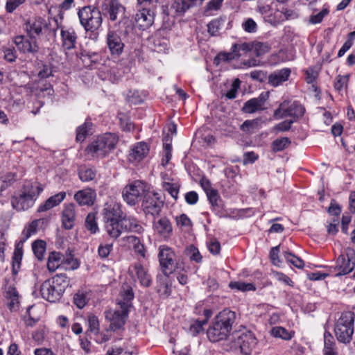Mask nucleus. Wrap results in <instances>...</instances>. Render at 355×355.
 Returning a JSON list of instances; mask_svg holds the SVG:
<instances>
[{"label": "nucleus", "mask_w": 355, "mask_h": 355, "mask_svg": "<svg viewBox=\"0 0 355 355\" xmlns=\"http://www.w3.org/2000/svg\"><path fill=\"white\" fill-rule=\"evenodd\" d=\"M133 299L134 293L132 287L128 284L123 285L117 302L118 309H110L105 312V318L110 322L111 331L121 330L125 324L130 309L132 306Z\"/></svg>", "instance_id": "f257e3e1"}, {"label": "nucleus", "mask_w": 355, "mask_h": 355, "mask_svg": "<svg viewBox=\"0 0 355 355\" xmlns=\"http://www.w3.org/2000/svg\"><path fill=\"white\" fill-rule=\"evenodd\" d=\"M42 191V186L38 182L26 183L24 185L21 193L12 198V207L17 211L27 210L34 205L37 196Z\"/></svg>", "instance_id": "f03ea898"}, {"label": "nucleus", "mask_w": 355, "mask_h": 355, "mask_svg": "<svg viewBox=\"0 0 355 355\" xmlns=\"http://www.w3.org/2000/svg\"><path fill=\"white\" fill-rule=\"evenodd\" d=\"M118 139L114 135L106 133L89 144L85 151L92 158H103L115 148Z\"/></svg>", "instance_id": "7ed1b4c3"}, {"label": "nucleus", "mask_w": 355, "mask_h": 355, "mask_svg": "<svg viewBox=\"0 0 355 355\" xmlns=\"http://www.w3.org/2000/svg\"><path fill=\"white\" fill-rule=\"evenodd\" d=\"M78 16L86 32L97 33L103 21L101 12L98 8L92 6H84L79 9Z\"/></svg>", "instance_id": "20e7f679"}, {"label": "nucleus", "mask_w": 355, "mask_h": 355, "mask_svg": "<svg viewBox=\"0 0 355 355\" xmlns=\"http://www.w3.org/2000/svg\"><path fill=\"white\" fill-rule=\"evenodd\" d=\"M158 259L162 272L166 277L172 274L176 268H179L177 256L171 247L162 245L158 249Z\"/></svg>", "instance_id": "39448f33"}, {"label": "nucleus", "mask_w": 355, "mask_h": 355, "mask_svg": "<svg viewBox=\"0 0 355 355\" xmlns=\"http://www.w3.org/2000/svg\"><path fill=\"white\" fill-rule=\"evenodd\" d=\"M164 203V200L160 193L148 189L144 196L141 207L146 214L155 216L159 215Z\"/></svg>", "instance_id": "423d86ee"}, {"label": "nucleus", "mask_w": 355, "mask_h": 355, "mask_svg": "<svg viewBox=\"0 0 355 355\" xmlns=\"http://www.w3.org/2000/svg\"><path fill=\"white\" fill-rule=\"evenodd\" d=\"M148 190V185L140 180H136L126 185L123 190V198L129 205L137 203L140 197L144 196Z\"/></svg>", "instance_id": "0eeeda50"}, {"label": "nucleus", "mask_w": 355, "mask_h": 355, "mask_svg": "<svg viewBox=\"0 0 355 355\" xmlns=\"http://www.w3.org/2000/svg\"><path fill=\"white\" fill-rule=\"evenodd\" d=\"M236 320V313L227 309L219 312L212 323V329L230 333Z\"/></svg>", "instance_id": "6e6552de"}, {"label": "nucleus", "mask_w": 355, "mask_h": 355, "mask_svg": "<svg viewBox=\"0 0 355 355\" xmlns=\"http://www.w3.org/2000/svg\"><path fill=\"white\" fill-rule=\"evenodd\" d=\"M288 105V101H284L281 103L279 107L274 112V117L275 119H282L291 116L298 119L304 115L305 109L302 105L298 102H293L291 105Z\"/></svg>", "instance_id": "1a4fd4ad"}, {"label": "nucleus", "mask_w": 355, "mask_h": 355, "mask_svg": "<svg viewBox=\"0 0 355 355\" xmlns=\"http://www.w3.org/2000/svg\"><path fill=\"white\" fill-rule=\"evenodd\" d=\"M355 267V252L352 248H347L345 254H341L336 260L335 270L336 276L349 273Z\"/></svg>", "instance_id": "9d476101"}, {"label": "nucleus", "mask_w": 355, "mask_h": 355, "mask_svg": "<svg viewBox=\"0 0 355 355\" xmlns=\"http://www.w3.org/2000/svg\"><path fill=\"white\" fill-rule=\"evenodd\" d=\"M106 44L112 55L119 56L123 51L125 44L120 35L114 31H109L107 32Z\"/></svg>", "instance_id": "9b49d317"}, {"label": "nucleus", "mask_w": 355, "mask_h": 355, "mask_svg": "<svg viewBox=\"0 0 355 355\" xmlns=\"http://www.w3.org/2000/svg\"><path fill=\"white\" fill-rule=\"evenodd\" d=\"M153 229L155 234L164 240L168 239L173 232L171 222L166 216L155 218L153 222Z\"/></svg>", "instance_id": "f8f14e48"}, {"label": "nucleus", "mask_w": 355, "mask_h": 355, "mask_svg": "<svg viewBox=\"0 0 355 355\" xmlns=\"http://www.w3.org/2000/svg\"><path fill=\"white\" fill-rule=\"evenodd\" d=\"M154 17V12L150 8H141L135 14V23L140 29L145 30L153 25Z\"/></svg>", "instance_id": "ddd939ff"}, {"label": "nucleus", "mask_w": 355, "mask_h": 355, "mask_svg": "<svg viewBox=\"0 0 355 355\" xmlns=\"http://www.w3.org/2000/svg\"><path fill=\"white\" fill-rule=\"evenodd\" d=\"M14 43L18 50L22 53L34 55L39 51V46L36 40H31V41L24 35H18L15 37Z\"/></svg>", "instance_id": "4468645a"}, {"label": "nucleus", "mask_w": 355, "mask_h": 355, "mask_svg": "<svg viewBox=\"0 0 355 355\" xmlns=\"http://www.w3.org/2000/svg\"><path fill=\"white\" fill-rule=\"evenodd\" d=\"M40 293L42 297L50 302L58 301L63 294L62 291L58 290L50 279L42 283L40 286Z\"/></svg>", "instance_id": "2eb2a0df"}, {"label": "nucleus", "mask_w": 355, "mask_h": 355, "mask_svg": "<svg viewBox=\"0 0 355 355\" xmlns=\"http://www.w3.org/2000/svg\"><path fill=\"white\" fill-rule=\"evenodd\" d=\"M121 245L128 248L133 249L135 252L142 258L146 257V250L144 245L141 243L140 239L132 235L126 236L120 240Z\"/></svg>", "instance_id": "dca6fc26"}, {"label": "nucleus", "mask_w": 355, "mask_h": 355, "mask_svg": "<svg viewBox=\"0 0 355 355\" xmlns=\"http://www.w3.org/2000/svg\"><path fill=\"white\" fill-rule=\"evenodd\" d=\"M96 198V193L94 189L87 187L78 191L74 194V200L80 206H92L94 205Z\"/></svg>", "instance_id": "f3484780"}, {"label": "nucleus", "mask_w": 355, "mask_h": 355, "mask_svg": "<svg viewBox=\"0 0 355 355\" xmlns=\"http://www.w3.org/2000/svg\"><path fill=\"white\" fill-rule=\"evenodd\" d=\"M46 26L45 20L42 17H37L28 21L25 24V30L31 40H36Z\"/></svg>", "instance_id": "a211bd4d"}, {"label": "nucleus", "mask_w": 355, "mask_h": 355, "mask_svg": "<svg viewBox=\"0 0 355 355\" xmlns=\"http://www.w3.org/2000/svg\"><path fill=\"white\" fill-rule=\"evenodd\" d=\"M354 320L352 313L342 314L336 323L334 333H354Z\"/></svg>", "instance_id": "6ab92c4d"}, {"label": "nucleus", "mask_w": 355, "mask_h": 355, "mask_svg": "<svg viewBox=\"0 0 355 355\" xmlns=\"http://www.w3.org/2000/svg\"><path fill=\"white\" fill-rule=\"evenodd\" d=\"M268 94L261 93L257 98H253L246 101L243 107V111L245 113H254L259 110L265 109V103L268 99Z\"/></svg>", "instance_id": "aec40b11"}, {"label": "nucleus", "mask_w": 355, "mask_h": 355, "mask_svg": "<svg viewBox=\"0 0 355 355\" xmlns=\"http://www.w3.org/2000/svg\"><path fill=\"white\" fill-rule=\"evenodd\" d=\"M62 46L64 50L76 48L77 34L73 28H62L60 31Z\"/></svg>", "instance_id": "412c9836"}, {"label": "nucleus", "mask_w": 355, "mask_h": 355, "mask_svg": "<svg viewBox=\"0 0 355 355\" xmlns=\"http://www.w3.org/2000/svg\"><path fill=\"white\" fill-rule=\"evenodd\" d=\"M102 10L107 12L110 19L114 21L118 19L119 15H123L125 8L119 0H109L107 3L103 4Z\"/></svg>", "instance_id": "4be33fe9"}, {"label": "nucleus", "mask_w": 355, "mask_h": 355, "mask_svg": "<svg viewBox=\"0 0 355 355\" xmlns=\"http://www.w3.org/2000/svg\"><path fill=\"white\" fill-rule=\"evenodd\" d=\"M148 151L149 148L146 143H137L129 153V160L132 162H140L148 155Z\"/></svg>", "instance_id": "5701e85b"}, {"label": "nucleus", "mask_w": 355, "mask_h": 355, "mask_svg": "<svg viewBox=\"0 0 355 355\" xmlns=\"http://www.w3.org/2000/svg\"><path fill=\"white\" fill-rule=\"evenodd\" d=\"M205 0H177L172 5L176 14L182 15L189 8L201 6Z\"/></svg>", "instance_id": "b1692460"}, {"label": "nucleus", "mask_w": 355, "mask_h": 355, "mask_svg": "<svg viewBox=\"0 0 355 355\" xmlns=\"http://www.w3.org/2000/svg\"><path fill=\"white\" fill-rule=\"evenodd\" d=\"M291 75V69L284 68L272 73L268 76V83L272 87H277L286 82Z\"/></svg>", "instance_id": "393cba45"}, {"label": "nucleus", "mask_w": 355, "mask_h": 355, "mask_svg": "<svg viewBox=\"0 0 355 355\" xmlns=\"http://www.w3.org/2000/svg\"><path fill=\"white\" fill-rule=\"evenodd\" d=\"M104 219L105 221L122 219L123 213L121 210V205L119 203H114L107 205L103 209Z\"/></svg>", "instance_id": "a878e982"}, {"label": "nucleus", "mask_w": 355, "mask_h": 355, "mask_svg": "<svg viewBox=\"0 0 355 355\" xmlns=\"http://www.w3.org/2000/svg\"><path fill=\"white\" fill-rule=\"evenodd\" d=\"M105 228L108 235L115 239L119 238L122 232H124L122 219L105 221Z\"/></svg>", "instance_id": "bb28decb"}, {"label": "nucleus", "mask_w": 355, "mask_h": 355, "mask_svg": "<svg viewBox=\"0 0 355 355\" xmlns=\"http://www.w3.org/2000/svg\"><path fill=\"white\" fill-rule=\"evenodd\" d=\"M75 219V205L69 204L65 207L62 212V220L64 228L67 230L71 229L74 225Z\"/></svg>", "instance_id": "cd10ccee"}, {"label": "nucleus", "mask_w": 355, "mask_h": 355, "mask_svg": "<svg viewBox=\"0 0 355 355\" xmlns=\"http://www.w3.org/2000/svg\"><path fill=\"white\" fill-rule=\"evenodd\" d=\"M66 197V193L64 191L56 193L49 198L44 203L40 205L37 209L38 212H43L51 209L58 205Z\"/></svg>", "instance_id": "c85d7f7f"}, {"label": "nucleus", "mask_w": 355, "mask_h": 355, "mask_svg": "<svg viewBox=\"0 0 355 355\" xmlns=\"http://www.w3.org/2000/svg\"><path fill=\"white\" fill-rule=\"evenodd\" d=\"M122 225L124 232H131L137 234H141L144 229L139 222L135 218L123 216L122 218Z\"/></svg>", "instance_id": "c756f323"}, {"label": "nucleus", "mask_w": 355, "mask_h": 355, "mask_svg": "<svg viewBox=\"0 0 355 355\" xmlns=\"http://www.w3.org/2000/svg\"><path fill=\"white\" fill-rule=\"evenodd\" d=\"M134 269L141 286L148 287L151 285L152 278L148 270L139 263H135Z\"/></svg>", "instance_id": "7c9ffc66"}, {"label": "nucleus", "mask_w": 355, "mask_h": 355, "mask_svg": "<svg viewBox=\"0 0 355 355\" xmlns=\"http://www.w3.org/2000/svg\"><path fill=\"white\" fill-rule=\"evenodd\" d=\"M97 171L95 167L89 166H80L78 170L80 180L83 182L92 181L95 179Z\"/></svg>", "instance_id": "2f4dec72"}, {"label": "nucleus", "mask_w": 355, "mask_h": 355, "mask_svg": "<svg viewBox=\"0 0 355 355\" xmlns=\"http://www.w3.org/2000/svg\"><path fill=\"white\" fill-rule=\"evenodd\" d=\"M239 340H243L242 344L239 345L241 352L245 355L250 354L252 347L256 344L253 334H242L239 337Z\"/></svg>", "instance_id": "473e14b6"}, {"label": "nucleus", "mask_w": 355, "mask_h": 355, "mask_svg": "<svg viewBox=\"0 0 355 355\" xmlns=\"http://www.w3.org/2000/svg\"><path fill=\"white\" fill-rule=\"evenodd\" d=\"M213 311L211 309H205L203 315L205 319L202 321L195 320L190 324L189 331L191 333H200L204 331L203 326L207 324L209 318L212 316Z\"/></svg>", "instance_id": "72a5a7b5"}, {"label": "nucleus", "mask_w": 355, "mask_h": 355, "mask_svg": "<svg viewBox=\"0 0 355 355\" xmlns=\"http://www.w3.org/2000/svg\"><path fill=\"white\" fill-rule=\"evenodd\" d=\"M23 256V241L19 242L16 245L12 256V272L17 274L20 268Z\"/></svg>", "instance_id": "f704fd0d"}, {"label": "nucleus", "mask_w": 355, "mask_h": 355, "mask_svg": "<svg viewBox=\"0 0 355 355\" xmlns=\"http://www.w3.org/2000/svg\"><path fill=\"white\" fill-rule=\"evenodd\" d=\"M62 254L60 252H52L48 258L47 268L50 272H54L62 265Z\"/></svg>", "instance_id": "c9c22d12"}, {"label": "nucleus", "mask_w": 355, "mask_h": 355, "mask_svg": "<svg viewBox=\"0 0 355 355\" xmlns=\"http://www.w3.org/2000/svg\"><path fill=\"white\" fill-rule=\"evenodd\" d=\"M5 297L8 300V305L10 309L15 308V305L19 303V295L15 287L8 286L6 288Z\"/></svg>", "instance_id": "e433bc0d"}, {"label": "nucleus", "mask_w": 355, "mask_h": 355, "mask_svg": "<svg viewBox=\"0 0 355 355\" xmlns=\"http://www.w3.org/2000/svg\"><path fill=\"white\" fill-rule=\"evenodd\" d=\"M78 57L86 66H90L92 63L98 62L99 55L96 52H91L87 50H82Z\"/></svg>", "instance_id": "4c0bfd02"}, {"label": "nucleus", "mask_w": 355, "mask_h": 355, "mask_svg": "<svg viewBox=\"0 0 355 355\" xmlns=\"http://www.w3.org/2000/svg\"><path fill=\"white\" fill-rule=\"evenodd\" d=\"M51 282L63 293L69 285V279L66 274L60 273L55 275Z\"/></svg>", "instance_id": "58836bf2"}, {"label": "nucleus", "mask_w": 355, "mask_h": 355, "mask_svg": "<svg viewBox=\"0 0 355 355\" xmlns=\"http://www.w3.org/2000/svg\"><path fill=\"white\" fill-rule=\"evenodd\" d=\"M15 181L16 174L15 173L10 172L0 175V193L12 185Z\"/></svg>", "instance_id": "ea45409f"}, {"label": "nucleus", "mask_w": 355, "mask_h": 355, "mask_svg": "<svg viewBox=\"0 0 355 355\" xmlns=\"http://www.w3.org/2000/svg\"><path fill=\"white\" fill-rule=\"evenodd\" d=\"M62 268L66 270H75L79 267V262L70 252L66 256L62 254Z\"/></svg>", "instance_id": "a19ab883"}, {"label": "nucleus", "mask_w": 355, "mask_h": 355, "mask_svg": "<svg viewBox=\"0 0 355 355\" xmlns=\"http://www.w3.org/2000/svg\"><path fill=\"white\" fill-rule=\"evenodd\" d=\"M225 21V17H220L211 21L207 25L208 32L210 35H217Z\"/></svg>", "instance_id": "79ce46f5"}, {"label": "nucleus", "mask_w": 355, "mask_h": 355, "mask_svg": "<svg viewBox=\"0 0 355 355\" xmlns=\"http://www.w3.org/2000/svg\"><path fill=\"white\" fill-rule=\"evenodd\" d=\"M92 123L89 121H85L83 125L78 126L76 129V141L82 142L89 135Z\"/></svg>", "instance_id": "37998d69"}, {"label": "nucleus", "mask_w": 355, "mask_h": 355, "mask_svg": "<svg viewBox=\"0 0 355 355\" xmlns=\"http://www.w3.org/2000/svg\"><path fill=\"white\" fill-rule=\"evenodd\" d=\"M46 243L42 240H37L32 245L33 251L38 260H42L46 252Z\"/></svg>", "instance_id": "c03bdc74"}, {"label": "nucleus", "mask_w": 355, "mask_h": 355, "mask_svg": "<svg viewBox=\"0 0 355 355\" xmlns=\"http://www.w3.org/2000/svg\"><path fill=\"white\" fill-rule=\"evenodd\" d=\"M291 142L290 139L288 137L277 139L272 142V150L274 152L282 151L291 144Z\"/></svg>", "instance_id": "a18cd8bd"}, {"label": "nucleus", "mask_w": 355, "mask_h": 355, "mask_svg": "<svg viewBox=\"0 0 355 355\" xmlns=\"http://www.w3.org/2000/svg\"><path fill=\"white\" fill-rule=\"evenodd\" d=\"M230 287L232 289H237L241 291H255L256 287L252 283H245L243 282H232L230 283Z\"/></svg>", "instance_id": "49530a36"}, {"label": "nucleus", "mask_w": 355, "mask_h": 355, "mask_svg": "<svg viewBox=\"0 0 355 355\" xmlns=\"http://www.w3.org/2000/svg\"><path fill=\"white\" fill-rule=\"evenodd\" d=\"M284 256L288 262L291 263L296 268L300 269L303 268L304 263L300 257L288 252H284Z\"/></svg>", "instance_id": "de8ad7c7"}, {"label": "nucleus", "mask_w": 355, "mask_h": 355, "mask_svg": "<svg viewBox=\"0 0 355 355\" xmlns=\"http://www.w3.org/2000/svg\"><path fill=\"white\" fill-rule=\"evenodd\" d=\"M85 227L92 234L96 233L98 230L94 214L90 213L87 215L85 220Z\"/></svg>", "instance_id": "09e8293b"}, {"label": "nucleus", "mask_w": 355, "mask_h": 355, "mask_svg": "<svg viewBox=\"0 0 355 355\" xmlns=\"http://www.w3.org/2000/svg\"><path fill=\"white\" fill-rule=\"evenodd\" d=\"M186 254L191 261L200 263L202 261V256L197 248L190 245L186 249Z\"/></svg>", "instance_id": "8fccbe9b"}, {"label": "nucleus", "mask_w": 355, "mask_h": 355, "mask_svg": "<svg viewBox=\"0 0 355 355\" xmlns=\"http://www.w3.org/2000/svg\"><path fill=\"white\" fill-rule=\"evenodd\" d=\"M163 189L168 191L171 197L175 200L178 199L180 189L179 184L175 183L164 182Z\"/></svg>", "instance_id": "3c124183"}, {"label": "nucleus", "mask_w": 355, "mask_h": 355, "mask_svg": "<svg viewBox=\"0 0 355 355\" xmlns=\"http://www.w3.org/2000/svg\"><path fill=\"white\" fill-rule=\"evenodd\" d=\"M270 46L267 43L256 42L252 45V50L257 57L261 56L270 51Z\"/></svg>", "instance_id": "603ef678"}, {"label": "nucleus", "mask_w": 355, "mask_h": 355, "mask_svg": "<svg viewBox=\"0 0 355 355\" xmlns=\"http://www.w3.org/2000/svg\"><path fill=\"white\" fill-rule=\"evenodd\" d=\"M206 195L207 196L209 203L211 205L212 207H215L219 206V202L221 201V198L218 193V191L216 189H213L209 191H207L206 193Z\"/></svg>", "instance_id": "864d4df0"}, {"label": "nucleus", "mask_w": 355, "mask_h": 355, "mask_svg": "<svg viewBox=\"0 0 355 355\" xmlns=\"http://www.w3.org/2000/svg\"><path fill=\"white\" fill-rule=\"evenodd\" d=\"M355 38V31L349 33L348 35V40L343 44V46L338 51V56L342 57L345 55L347 51H348L353 45V40Z\"/></svg>", "instance_id": "5fc2aeb1"}, {"label": "nucleus", "mask_w": 355, "mask_h": 355, "mask_svg": "<svg viewBox=\"0 0 355 355\" xmlns=\"http://www.w3.org/2000/svg\"><path fill=\"white\" fill-rule=\"evenodd\" d=\"M87 302V295L83 292L78 291L73 296V303L80 309L84 308Z\"/></svg>", "instance_id": "6e6d98bb"}, {"label": "nucleus", "mask_w": 355, "mask_h": 355, "mask_svg": "<svg viewBox=\"0 0 355 355\" xmlns=\"http://www.w3.org/2000/svg\"><path fill=\"white\" fill-rule=\"evenodd\" d=\"M349 74H347L345 76L338 75L336 78V81L334 83V88L337 91H341L344 87H346L347 85V83L349 79Z\"/></svg>", "instance_id": "4d7b16f0"}, {"label": "nucleus", "mask_w": 355, "mask_h": 355, "mask_svg": "<svg viewBox=\"0 0 355 355\" xmlns=\"http://www.w3.org/2000/svg\"><path fill=\"white\" fill-rule=\"evenodd\" d=\"M88 330L91 333L98 332L99 330V321L98 318L93 315L89 314L87 317Z\"/></svg>", "instance_id": "13d9d810"}, {"label": "nucleus", "mask_w": 355, "mask_h": 355, "mask_svg": "<svg viewBox=\"0 0 355 355\" xmlns=\"http://www.w3.org/2000/svg\"><path fill=\"white\" fill-rule=\"evenodd\" d=\"M293 123L292 120H286L284 121L277 125H275L272 129V132L275 134H277L279 132H286L291 129V125Z\"/></svg>", "instance_id": "bf43d9fd"}, {"label": "nucleus", "mask_w": 355, "mask_h": 355, "mask_svg": "<svg viewBox=\"0 0 355 355\" xmlns=\"http://www.w3.org/2000/svg\"><path fill=\"white\" fill-rule=\"evenodd\" d=\"M241 55L240 53L234 51V46L232 47V51L229 53L223 52L218 53L216 59L219 60L220 61L227 62L232 60L235 59L237 57Z\"/></svg>", "instance_id": "052dcab7"}, {"label": "nucleus", "mask_w": 355, "mask_h": 355, "mask_svg": "<svg viewBox=\"0 0 355 355\" xmlns=\"http://www.w3.org/2000/svg\"><path fill=\"white\" fill-rule=\"evenodd\" d=\"M112 243L100 244L98 248V255L103 259L107 258L112 250Z\"/></svg>", "instance_id": "680f3d73"}, {"label": "nucleus", "mask_w": 355, "mask_h": 355, "mask_svg": "<svg viewBox=\"0 0 355 355\" xmlns=\"http://www.w3.org/2000/svg\"><path fill=\"white\" fill-rule=\"evenodd\" d=\"M329 12L327 8H323L320 12L311 15L309 22L313 24L320 23Z\"/></svg>", "instance_id": "e2e57ef3"}, {"label": "nucleus", "mask_w": 355, "mask_h": 355, "mask_svg": "<svg viewBox=\"0 0 355 355\" xmlns=\"http://www.w3.org/2000/svg\"><path fill=\"white\" fill-rule=\"evenodd\" d=\"M38 223L39 221L37 220H33L30 223L28 227L24 230L23 234H24V239L22 241L23 242L37 232Z\"/></svg>", "instance_id": "0e129e2a"}, {"label": "nucleus", "mask_w": 355, "mask_h": 355, "mask_svg": "<svg viewBox=\"0 0 355 355\" xmlns=\"http://www.w3.org/2000/svg\"><path fill=\"white\" fill-rule=\"evenodd\" d=\"M241 81L239 78L235 79L231 86V89L226 93L225 96L229 99H234L236 96L237 90L240 87Z\"/></svg>", "instance_id": "69168bd1"}, {"label": "nucleus", "mask_w": 355, "mask_h": 355, "mask_svg": "<svg viewBox=\"0 0 355 355\" xmlns=\"http://www.w3.org/2000/svg\"><path fill=\"white\" fill-rule=\"evenodd\" d=\"M243 29L248 33H254L257 31V25L251 18L247 19L242 24Z\"/></svg>", "instance_id": "338daca9"}, {"label": "nucleus", "mask_w": 355, "mask_h": 355, "mask_svg": "<svg viewBox=\"0 0 355 355\" xmlns=\"http://www.w3.org/2000/svg\"><path fill=\"white\" fill-rule=\"evenodd\" d=\"M168 43L166 40L156 39L154 40V51L158 53L167 50Z\"/></svg>", "instance_id": "774afa93"}]
</instances>
